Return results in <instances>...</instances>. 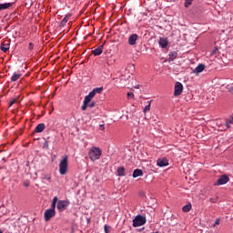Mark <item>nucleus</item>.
Masks as SVG:
<instances>
[{"instance_id":"1","label":"nucleus","mask_w":233,"mask_h":233,"mask_svg":"<svg viewBox=\"0 0 233 233\" xmlns=\"http://www.w3.org/2000/svg\"><path fill=\"white\" fill-rule=\"evenodd\" d=\"M103 92V86L94 88L92 91L89 92L87 96H85L83 106H81V110L85 111L88 108V103L96 97V94H101Z\"/></svg>"},{"instance_id":"2","label":"nucleus","mask_w":233,"mask_h":233,"mask_svg":"<svg viewBox=\"0 0 233 233\" xmlns=\"http://www.w3.org/2000/svg\"><path fill=\"white\" fill-rule=\"evenodd\" d=\"M103 155V150L97 147H92L88 151V157L91 161H97Z\"/></svg>"},{"instance_id":"3","label":"nucleus","mask_w":233,"mask_h":233,"mask_svg":"<svg viewBox=\"0 0 233 233\" xmlns=\"http://www.w3.org/2000/svg\"><path fill=\"white\" fill-rule=\"evenodd\" d=\"M68 172V157L65 156L59 163V174L65 176Z\"/></svg>"},{"instance_id":"4","label":"nucleus","mask_w":233,"mask_h":233,"mask_svg":"<svg viewBox=\"0 0 233 233\" xmlns=\"http://www.w3.org/2000/svg\"><path fill=\"white\" fill-rule=\"evenodd\" d=\"M147 223V218L141 215H137L134 219H133V227L135 228H137V227H143Z\"/></svg>"},{"instance_id":"5","label":"nucleus","mask_w":233,"mask_h":233,"mask_svg":"<svg viewBox=\"0 0 233 233\" xmlns=\"http://www.w3.org/2000/svg\"><path fill=\"white\" fill-rule=\"evenodd\" d=\"M68 205H70V202L68 200H59L56 205V208L58 212H65L66 208H68Z\"/></svg>"},{"instance_id":"6","label":"nucleus","mask_w":233,"mask_h":233,"mask_svg":"<svg viewBox=\"0 0 233 233\" xmlns=\"http://www.w3.org/2000/svg\"><path fill=\"white\" fill-rule=\"evenodd\" d=\"M54 216H56V208H51L45 211L44 219H45V221H50V219H52V218H54Z\"/></svg>"},{"instance_id":"7","label":"nucleus","mask_w":233,"mask_h":233,"mask_svg":"<svg viewBox=\"0 0 233 233\" xmlns=\"http://www.w3.org/2000/svg\"><path fill=\"white\" fill-rule=\"evenodd\" d=\"M228 181H230V178H228V176L222 175L219 177V178L217 180V182L214 185L215 186L227 185Z\"/></svg>"},{"instance_id":"8","label":"nucleus","mask_w":233,"mask_h":233,"mask_svg":"<svg viewBox=\"0 0 233 233\" xmlns=\"http://www.w3.org/2000/svg\"><path fill=\"white\" fill-rule=\"evenodd\" d=\"M181 94H183V84H181L180 82H177L175 84L174 95L175 96H181Z\"/></svg>"},{"instance_id":"9","label":"nucleus","mask_w":233,"mask_h":233,"mask_svg":"<svg viewBox=\"0 0 233 233\" xmlns=\"http://www.w3.org/2000/svg\"><path fill=\"white\" fill-rule=\"evenodd\" d=\"M137 39H139V35L137 34H133L128 37V45L130 46H134L136 43H137Z\"/></svg>"},{"instance_id":"10","label":"nucleus","mask_w":233,"mask_h":233,"mask_svg":"<svg viewBox=\"0 0 233 233\" xmlns=\"http://www.w3.org/2000/svg\"><path fill=\"white\" fill-rule=\"evenodd\" d=\"M157 167H168V160L167 158H159L157 161Z\"/></svg>"},{"instance_id":"11","label":"nucleus","mask_w":233,"mask_h":233,"mask_svg":"<svg viewBox=\"0 0 233 233\" xmlns=\"http://www.w3.org/2000/svg\"><path fill=\"white\" fill-rule=\"evenodd\" d=\"M158 45H159V46H161V48H167L168 46V39L160 38Z\"/></svg>"},{"instance_id":"12","label":"nucleus","mask_w":233,"mask_h":233,"mask_svg":"<svg viewBox=\"0 0 233 233\" xmlns=\"http://www.w3.org/2000/svg\"><path fill=\"white\" fill-rule=\"evenodd\" d=\"M203 70H205V65L199 64V65L193 70V73H194V74H201V72H203Z\"/></svg>"},{"instance_id":"13","label":"nucleus","mask_w":233,"mask_h":233,"mask_svg":"<svg viewBox=\"0 0 233 233\" xmlns=\"http://www.w3.org/2000/svg\"><path fill=\"white\" fill-rule=\"evenodd\" d=\"M45 128H46V126L44 123L38 124L35 128V134H40V132H43Z\"/></svg>"},{"instance_id":"14","label":"nucleus","mask_w":233,"mask_h":233,"mask_svg":"<svg viewBox=\"0 0 233 233\" xmlns=\"http://www.w3.org/2000/svg\"><path fill=\"white\" fill-rule=\"evenodd\" d=\"M95 56H101L103 54V46H99L97 48L92 51Z\"/></svg>"},{"instance_id":"15","label":"nucleus","mask_w":233,"mask_h":233,"mask_svg":"<svg viewBox=\"0 0 233 233\" xmlns=\"http://www.w3.org/2000/svg\"><path fill=\"white\" fill-rule=\"evenodd\" d=\"M12 6V3H4L0 4V12L1 10H8Z\"/></svg>"},{"instance_id":"16","label":"nucleus","mask_w":233,"mask_h":233,"mask_svg":"<svg viewBox=\"0 0 233 233\" xmlns=\"http://www.w3.org/2000/svg\"><path fill=\"white\" fill-rule=\"evenodd\" d=\"M70 17H72V15H66L63 20L60 23V26H65L66 25V23H68V20L70 19Z\"/></svg>"},{"instance_id":"17","label":"nucleus","mask_w":233,"mask_h":233,"mask_svg":"<svg viewBox=\"0 0 233 233\" xmlns=\"http://www.w3.org/2000/svg\"><path fill=\"white\" fill-rule=\"evenodd\" d=\"M21 76H23L21 73H14L13 76H11V81L15 82L17 79L21 78Z\"/></svg>"},{"instance_id":"18","label":"nucleus","mask_w":233,"mask_h":233,"mask_svg":"<svg viewBox=\"0 0 233 233\" xmlns=\"http://www.w3.org/2000/svg\"><path fill=\"white\" fill-rule=\"evenodd\" d=\"M143 176V170L141 169H135L133 172V177H139Z\"/></svg>"},{"instance_id":"19","label":"nucleus","mask_w":233,"mask_h":233,"mask_svg":"<svg viewBox=\"0 0 233 233\" xmlns=\"http://www.w3.org/2000/svg\"><path fill=\"white\" fill-rule=\"evenodd\" d=\"M183 212H190L192 210V205L187 204L182 208Z\"/></svg>"},{"instance_id":"20","label":"nucleus","mask_w":233,"mask_h":233,"mask_svg":"<svg viewBox=\"0 0 233 233\" xmlns=\"http://www.w3.org/2000/svg\"><path fill=\"white\" fill-rule=\"evenodd\" d=\"M151 103H152V100L147 102V105L144 107V110H143L144 114H147V112H150Z\"/></svg>"},{"instance_id":"21","label":"nucleus","mask_w":233,"mask_h":233,"mask_svg":"<svg viewBox=\"0 0 233 233\" xmlns=\"http://www.w3.org/2000/svg\"><path fill=\"white\" fill-rule=\"evenodd\" d=\"M117 174H118V176H120V177L125 176V167H118V168H117Z\"/></svg>"},{"instance_id":"22","label":"nucleus","mask_w":233,"mask_h":233,"mask_svg":"<svg viewBox=\"0 0 233 233\" xmlns=\"http://www.w3.org/2000/svg\"><path fill=\"white\" fill-rule=\"evenodd\" d=\"M0 49L2 50V52H8V50H10V46H8V45H2L0 46Z\"/></svg>"},{"instance_id":"23","label":"nucleus","mask_w":233,"mask_h":233,"mask_svg":"<svg viewBox=\"0 0 233 233\" xmlns=\"http://www.w3.org/2000/svg\"><path fill=\"white\" fill-rule=\"evenodd\" d=\"M57 197H54L52 202H51V208H56V205H57Z\"/></svg>"},{"instance_id":"24","label":"nucleus","mask_w":233,"mask_h":233,"mask_svg":"<svg viewBox=\"0 0 233 233\" xmlns=\"http://www.w3.org/2000/svg\"><path fill=\"white\" fill-rule=\"evenodd\" d=\"M194 2V0H185V7L188 8V6H190L192 5V3Z\"/></svg>"},{"instance_id":"25","label":"nucleus","mask_w":233,"mask_h":233,"mask_svg":"<svg viewBox=\"0 0 233 233\" xmlns=\"http://www.w3.org/2000/svg\"><path fill=\"white\" fill-rule=\"evenodd\" d=\"M106 63L108 66H110L111 65H114V63H116V59L107 58Z\"/></svg>"},{"instance_id":"26","label":"nucleus","mask_w":233,"mask_h":233,"mask_svg":"<svg viewBox=\"0 0 233 233\" xmlns=\"http://www.w3.org/2000/svg\"><path fill=\"white\" fill-rule=\"evenodd\" d=\"M110 226L108 225H105L104 226V230H105V233H110Z\"/></svg>"},{"instance_id":"27","label":"nucleus","mask_w":233,"mask_h":233,"mask_svg":"<svg viewBox=\"0 0 233 233\" xmlns=\"http://www.w3.org/2000/svg\"><path fill=\"white\" fill-rule=\"evenodd\" d=\"M177 53H176V52L171 53V54L169 55L170 59H172V61H174V59L177 57Z\"/></svg>"},{"instance_id":"28","label":"nucleus","mask_w":233,"mask_h":233,"mask_svg":"<svg viewBox=\"0 0 233 233\" xmlns=\"http://www.w3.org/2000/svg\"><path fill=\"white\" fill-rule=\"evenodd\" d=\"M210 203H218V196L216 198H209Z\"/></svg>"},{"instance_id":"29","label":"nucleus","mask_w":233,"mask_h":233,"mask_svg":"<svg viewBox=\"0 0 233 233\" xmlns=\"http://www.w3.org/2000/svg\"><path fill=\"white\" fill-rule=\"evenodd\" d=\"M87 106H89V108H94V106H96V102L93 101V102H91V103H88V104H87Z\"/></svg>"},{"instance_id":"30","label":"nucleus","mask_w":233,"mask_h":233,"mask_svg":"<svg viewBox=\"0 0 233 233\" xmlns=\"http://www.w3.org/2000/svg\"><path fill=\"white\" fill-rule=\"evenodd\" d=\"M44 179H46V180L49 181V183H50V181H51V179H52V177H50V175H45V176H44Z\"/></svg>"},{"instance_id":"31","label":"nucleus","mask_w":233,"mask_h":233,"mask_svg":"<svg viewBox=\"0 0 233 233\" xmlns=\"http://www.w3.org/2000/svg\"><path fill=\"white\" fill-rule=\"evenodd\" d=\"M23 185L25 186V187H30V181H28V180H25L24 183H23Z\"/></svg>"},{"instance_id":"32","label":"nucleus","mask_w":233,"mask_h":233,"mask_svg":"<svg viewBox=\"0 0 233 233\" xmlns=\"http://www.w3.org/2000/svg\"><path fill=\"white\" fill-rule=\"evenodd\" d=\"M16 101H17L16 99H13V100L9 103V106H12L15 105V102H16Z\"/></svg>"},{"instance_id":"33","label":"nucleus","mask_w":233,"mask_h":233,"mask_svg":"<svg viewBox=\"0 0 233 233\" xmlns=\"http://www.w3.org/2000/svg\"><path fill=\"white\" fill-rule=\"evenodd\" d=\"M128 99L134 97V93H127Z\"/></svg>"},{"instance_id":"34","label":"nucleus","mask_w":233,"mask_h":233,"mask_svg":"<svg viewBox=\"0 0 233 233\" xmlns=\"http://www.w3.org/2000/svg\"><path fill=\"white\" fill-rule=\"evenodd\" d=\"M230 125H232V123H230V121H227V122H226V127H227L228 128H230Z\"/></svg>"},{"instance_id":"35","label":"nucleus","mask_w":233,"mask_h":233,"mask_svg":"<svg viewBox=\"0 0 233 233\" xmlns=\"http://www.w3.org/2000/svg\"><path fill=\"white\" fill-rule=\"evenodd\" d=\"M29 50H34V44L33 43H29Z\"/></svg>"},{"instance_id":"36","label":"nucleus","mask_w":233,"mask_h":233,"mask_svg":"<svg viewBox=\"0 0 233 233\" xmlns=\"http://www.w3.org/2000/svg\"><path fill=\"white\" fill-rule=\"evenodd\" d=\"M99 127H100V130H102V132L105 131V124H101Z\"/></svg>"},{"instance_id":"37","label":"nucleus","mask_w":233,"mask_h":233,"mask_svg":"<svg viewBox=\"0 0 233 233\" xmlns=\"http://www.w3.org/2000/svg\"><path fill=\"white\" fill-rule=\"evenodd\" d=\"M218 225H219V218L217 219V220L215 221V223H214V226H215V227L218 226Z\"/></svg>"},{"instance_id":"38","label":"nucleus","mask_w":233,"mask_h":233,"mask_svg":"<svg viewBox=\"0 0 233 233\" xmlns=\"http://www.w3.org/2000/svg\"><path fill=\"white\" fill-rule=\"evenodd\" d=\"M44 147H46V148H48V141H46V142L44 143Z\"/></svg>"},{"instance_id":"39","label":"nucleus","mask_w":233,"mask_h":233,"mask_svg":"<svg viewBox=\"0 0 233 233\" xmlns=\"http://www.w3.org/2000/svg\"><path fill=\"white\" fill-rule=\"evenodd\" d=\"M229 123H233V116L231 117V120H229Z\"/></svg>"},{"instance_id":"40","label":"nucleus","mask_w":233,"mask_h":233,"mask_svg":"<svg viewBox=\"0 0 233 233\" xmlns=\"http://www.w3.org/2000/svg\"><path fill=\"white\" fill-rule=\"evenodd\" d=\"M135 88H139V86H136Z\"/></svg>"},{"instance_id":"41","label":"nucleus","mask_w":233,"mask_h":233,"mask_svg":"<svg viewBox=\"0 0 233 233\" xmlns=\"http://www.w3.org/2000/svg\"><path fill=\"white\" fill-rule=\"evenodd\" d=\"M0 233H3V230L0 229Z\"/></svg>"}]
</instances>
